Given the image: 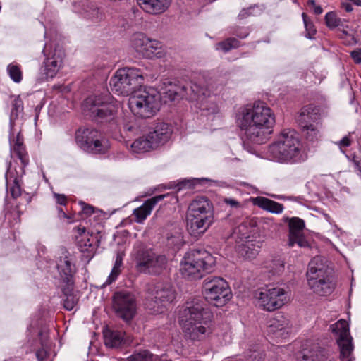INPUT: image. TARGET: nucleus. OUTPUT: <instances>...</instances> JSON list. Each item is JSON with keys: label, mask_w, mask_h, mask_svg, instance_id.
Wrapping results in <instances>:
<instances>
[{"label": "nucleus", "mask_w": 361, "mask_h": 361, "mask_svg": "<svg viewBox=\"0 0 361 361\" xmlns=\"http://www.w3.org/2000/svg\"><path fill=\"white\" fill-rule=\"evenodd\" d=\"M239 127L245 130L246 138L252 143L264 142L275 123L272 110L262 102H255L242 108L237 116Z\"/></svg>", "instance_id": "f257e3e1"}, {"label": "nucleus", "mask_w": 361, "mask_h": 361, "mask_svg": "<svg viewBox=\"0 0 361 361\" xmlns=\"http://www.w3.org/2000/svg\"><path fill=\"white\" fill-rule=\"evenodd\" d=\"M182 319L184 336L192 341H202L209 338L214 331V324L210 319V312L201 303L189 305L183 311Z\"/></svg>", "instance_id": "f03ea898"}, {"label": "nucleus", "mask_w": 361, "mask_h": 361, "mask_svg": "<svg viewBox=\"0 0 361 361\" xmlns=\"http://www.w3.org/2000/svg\"><path fill=\"white\" fill-rule=\"evenodd\" d=\"M267 155L274 161L281 164H296L307 159L298 134L292 129L283 130L277 140L268 147Z\"/></svg>", "instance_id": "7ed1b4c3"}, {"label": "nucleus", "mask_w": 361, "mask_h": 361, "mask_svg": "<svg viewBox=\"0 0 361 361\" xmlns=\"http://www.w3.org/2000/svg\"><path fill=\"white\" fill-rule=\"evenodd\" d=\"M215 264L214 257L204 250L192 249L187 252L180 262L183 277L195 280L212 271Z\"/></svg>", "instance_id": "20e7f679"}, {"label": "nucleus", "mask_w": 361, "mask_h": 361, "mask_svg": "<svg viewBox=\"0 0 361 361\" xmlns=\"http://www.w3.org/2000/svg\"><path fill=\"white\" fill-rule=\"evenodd\" d=\"M308 285L314 293L324 296L329 295L335 285L331 280V270L322 257H314L309 263L307 272Z\"/></svg>", "instance_id": "39448f33"}, {"label": "nucleus", "mask_w": 361, "mask_h": 361, "mask_svg": "<svg viewBox=\"0 0 361 361\" xmlns=\"http://www.w3.org/2000/svg\"><path fill=\"white\" fill-rule=\"evenodd\" d=\"M128 106L132 113L140 118L152 117L160 107V95L154 89H140L130 96Z\"/></svg>", "instance_id": "423d86ee"}, {"label": "nucleus", "mask_w": 361, "mask_h": 361, "mask_svg": "<svg viewBox=\"0 0 361 361\" xmlns=\"http://www.w3.org/2000/svg\"><path fill=\"white\" fill-rule=\"evenodd\" d=\"M56 267L60 274V286L64 295L63 306L67 310H72L78 303V298L73 293L74 283L73 274L75 269L71 257L66 252H63L56 262Z\"/></svg>", "instance_id": "0eeeda50"}, {"label": "nucleus", "mask_w": 361, "mask_h": 361, "mask_svg": "<svg viewBox=\"0 0 361 361\" xmlns=\"http://www.w3.org/2000/svg\"><path fill=\"white\" fill-rule=\"evenodd\" d=\"M144 82L142 71L135 68L125 67L118 69L111 78V91L118 95H132Z\"/></svg>", "instance_id": "6e6552de"}, {"label": "nucleus", "mask_w": 361, "mask_h": 361, "mask_svg": "<svg viewBox=\"0 0 361 361\" xmlns=\"http://www.w3.org/2000/svg\"><path fill=\"white\" fill-rule=\"evenodd\" d=\"M146 305L154 314L164 312L176 298V293L169 283L158 282L148 286L146 290Z\"/></svg>", "instance_id": "1a4fd4ad"}, {"label": "nucleus", "mask_w": 361, "mask_h": 361, "mask_svg": "<svg viewBox=\"0 0 361 361\" xmlns=\"http://www.w3.org/2000/svg\"><path fill=\"white\" fill-rule=\"evenodd\" d=\"M84 111L98 122H111L116 117L118 108L106 95H92L82 104Z\"/></svg>", "instance_id": "9d476101"}, {"label": "nucleus", "mask_w": 361, "mask_h": 361, "mask_svg": "<svg viewBox=\"0 0 361 361\" xmlns=\"http://www.w3.org/2000/svg\"><path fill=\"white\" fill-rule=\"evenodd\" d=\"M205 299L216 307H222L231 298L228 283L221 277H207L203 283Z\"/></svg>", "instance_id": "9b49d317"}, {"label": "nucleus", "mask_w": 361, "mask_h": 361, "mask_svg": "<svg viewBox=\"0 0 361 361\" xmlns=\"http://www.w3.org/2000/svg\"><path fill=\"white\" fill-rule=\"evenodd\" d=\"M75 141L85 152L104 154L109 148V142L102 133L94 128H79L75 133Z\"/></svg>", "instance_id": "f8f14e48"}, {"label": "nucleus", "mask_w": 361, "mask_h": 361, "mask_svg": "<svg viewBox=\"0 0 361 361\" xmlns=\"http://www.w3.org/2000/svg\"><path fill=\"white\" fill-rule=\"evenodd\" d=\"M259 306L264 310L274 311L283 306L289 299L288 292L281 287H266L255 293Z\"/></svg>", "instance_id": "ddd939ff"}, {"label": "nucleus", "mask_w": 361, "mask_h": 361, "mask_svg": "<svg viewBox=\"0 0 361 361\" xmlns=\"http://www.w3.org/2000/svg\"><path fill=\"white\" fill-rule=\"evenodd\" d=\"M332 332L337 336V343L340 349L341 361H355L353 338L350 335L348 322L340 319L330 326Z\"/></svg>", "instance_id": "4468645a"}, {"label": "nucleus", "mask_w": 361, "mask_h": 361, "mask_svg": "<svg viewBox=\"0 0 361 361\" xmlns=\"http://www.w3.org/2000/svg\"><path fill=\"white\" fill-rule=\"evenodd\" d=\"M113 307L117 315L123 320H131L137 308L134 294L126 290L116 292L113 296Z\"/></svg>", "instance_id": "2eb2a0df"}, {"label": "nucleus", "mask_w": 361, "mask_h": 361, "mask_svg": "<svg viewBox=\"0 0 361 361\" xmlns=\"http://www.w3.org/2000/svg\"><path fill=\"white\" fill-rule=\"evenodd\" d=\"M190 90L193 93V96H190V100L200 102V109L203 115L208 116L219 112V106L214 101L207 99L210 97V90L197 83H192L190 85Z\"/></svg>", "instance_id": "dca6fc26"}, {"label": "nucleus", "mask_w": 361, "mask_h": 361, "mask_svg": "<svg viewBox=\"0 0 361 361\" xmlns=\"http://www.w3.org/2000/svg\"><path fill=\"white\" fill-rule=\"evenodd\" d=\"M214 222V215L187 212V230L193 238L201 237Z\"/></svg>", "instance_id": "f3484780"}, {"label": "nucleus", "mask_w": 361, "mask_h": 361, "mask_svg": "<svg viewBox=\"0 0 361 361\" xmlns=\"http://www.w3.org/2000/svg\"><path fill=\"white\" fill-rule=\"evenodd\" d=\"M288 221L289 227L288 246L293 247L295 245H297L300 247H309V243L303 233L304 221L298 217L288 219Z\"/></svg>", "instance_id": "a211bd4d"}, {"label": "nucleus", "mask_w": 361, "mask_h": 361, "mask_svg": "<svg viewBox=\"0 0 361 361\" xmlns=\"http://www.w3.org/2000/svg\"><path fill=\"white\" fill-rule=\"evenodd\" d=\"M45 60L44 61V73L47 78H53L63 66L64 54L61 50L55 49L48 52L47 45L42 51Z\"/></svg>", "instance_id": "6ab92c4d"}, {"label": "nucleus", "mask_w": 361, "mask_h": 361, "mask_svg": "<svg viewBox=\"0 0 361 361\" xmlns=\"http://www.w3.org/2000/svg\"><path fill=\"white\" fill-rule=\"evenodd\" d=\"M290 332V323L283 314H278L269 321L267 333L269 336L281 341L286 338Z\"/></svg>", "instance_id": "aec40b11"}, {"label": "nucleus", "mask_w": 361, "mask_h": 361, "mask_svg": "<svg viewBox=\"0 0 361 361\" xmlns=\"http://www.w3.org/2000/svg\"><path fill=\"white\" fill-rule=\"evenodd\" d=\"M193 82H191V85ZM164 87L161 89V94L164 98L169 101H175L179 97H184L190 99V96H193V93L190 90V86L180 85L179 82H168L164 83Z\"/></svg>", "instance_id": "412c9836"}, {"label": "nucleus", "mask_w": 361, "mask_h": 361, "mask_svg": "<svg viewBox=\"0 0 361 361\" xmlns=\"http://www.w3.org/2000/svg\"><path fill=\"white\" fill-rule=\"evenodd\" d=\"M173 128L164 122H159L154 125L148 135L156 148L164 145L171 138Z\"/></svg>", "instance_id": "4be33fe9"}, {"label": "nucleus", "mask_w": 361, "mask_h": 361, "mask_svg": "<svg viewBox=\"0 0 361 361\" xmlns=\"http://www.w3.org/2000/svg\"><path fill=\"white\" fill-rule=\"evenodd\" d=\"M24 173L25 170L22 167L19 168V171L9 167L6 173L7 190L13 198H17L21 195L20 181Z\"/></svg>", "instance_id": "5701e85b"}, {"label": "nucleus", "mask_w": 361, "mask_h": 361, "mask_svg": "<svg viewBox=\"0 0 361 361\" xmlns=\"http://www.w3.org/2000/svg\"><path fill=\"white\" fill-rule=\"evenodd\" d=\"M80 238L78 239V245L80 250L83 253H87V257L94 255L99 245V240L97 235L86 233L85 228H78Z\"/></svg>", "instance_id": "b1692460"}, {"label": "nucleus", "mask_w": 361, "mask_h": 361, "mask_svg": "<svg viewBox=\"0 0 361 361\" xmlns=\"http://www.w3.org/2000/svg\"><path fill=\"white\" fill-rule=\"evenodd\" d=\"M166 195H159L149 198L145 201L140 207L133 210V214L135 217V221L139 224L143 223L147 217L151 214L157 204L164 199Z\"/></svg>", "instance_id": "393cba45"}, {"label": "nucleus", "mask_w": 361, "mask_h": 361, "mask_svg": "<svg viewBox=\"0 0 361 361\" xmlns=\"http://www.w3.org/2000/svg\"><path fill=\"white\" fill-rule=\"evenodd\" d=\"M138 5L145 12L150 14H161L166 11L171 0H137Z\"/></svg>", "instance_id": "a878e982"}, {"label": "nucleus", "mask_w": 361, "mask_h": 361, "mask_svg": "<svg viewBox=\"0 0 361 361\" xmlns=\"http://www.w3.org/2000/svg\"><path fill=\"white\" fill-rule=\"evenodd\" d=\"M187 212L212 216L214 215L213 204L206 197H197L190 203Z\"/></svg>", "instance_id": "bb28decb"}, {"label": "nucleus", "mask_w": 361, "mask_h": 361, "mask_svg": "<svg viewBox=\"0 0 361 361\" xmlns=\"http://www.w3.org/2000/svg\"><path fill=\"white\" fill-rule=\"evenodd\" d=\"M235 248L238 254L243 258L251 259L255 258L260 249L259 242L247 240L246 242L236 244Z\"/></svg>", "instance_id": "cd10ccee"}, {"label": "nucleus", "mask_w": 361, "mask_h": 361, "mask_svg": "<svg viewBox=\"0 0 361 361\" xmlns=\"http://www.w3.org/2000/svg\"><path fill=\"white\" fill-rule=\"evenodd\" d=\"M320 109L318 106L310 104L302 108L298 121L300 125L310 123V122L317 123L320 119Z\"/></svg>", "instance_id": "c85d7f7f"}, {"label": "nucleus", "mask_w": 361, "mask_h": 361, "mask_svg": "<svg viewBox=\"0 0 361 361\" xmlns=\"http://www.w3.org/2000/svg\"><path fill=\"white\" fill-rule=\"evenodd\" d=\"M254 204L264 210L274 214H281L283 211V205L264 197H257Z\"/></svg>", "instance_id": "c756f323"}, {"label": "nucleus", "mask_w": 361, "mask_h": 361, "mask_svg": "<svg viewBox=\"0 0 361 361\" xmlns=\"http://www.w3.org/2000/svg\"><path fill=\"white\" fill-rule=\"evenodd\" d=\"M152 257H153V252L152 250L137 251L135 256L136 269L140 272L147 273Z\"/></svg>", "instance_id": "7c9ffc66"}, {"label": "nucleus", "mask_w": 361, "mask_h": 361, "mask_svg": "<svg viewBox=\"0 0 361 361\" xmlns=\"http://www.w3.org/2000/svg\"><path fill=\"white\" fill-rule=\"evenodd\" d=\"M206 182H214L208 178H192V179H184L178 182H171L168 184V188L176 189L177 191H180L183 188H193L197 185H201Z\"/></svg>", "instance_id": "2f4dec72"}, {"label": "nucleus", "mask_w": 361, "mask_h": 361, "mask_svg": "<svg viewBox=\"0 0 361 361\" xmlns=\"http://www.w3.org/2000/svg\"><path fill=\"white\" fill-rule=\"evenodd\" d=\"M104 343L109 348H118L123 341L121 331L106 329L104 331Z\"/></svg>", "instance_id": "473e14b6"}, {"label": "nucleus", "mask_w": 361, "mask_h": 361, "mask_svg": "<svg viewBox=\"0 0 361 361\" xmlns=\"http://www.w3.org/2000/svg\"><path fill=\"white\" fill-rule=\"evenodd\" d=\"M74 10L75 12L81 13L84 18L91 20L93 23H97L102 20L104 14L99 8L93 5H87L85 8L80 11L77 8V4H74Z\"/></svg>", "instance_id": "72a5a7b5"}, {"label": "nucleus", "mask_w": 361, "mask_h": 361, "mask_svg": "<svg viewBox=\"0 0 361 361\" xmlns=\"http://www.w3.org/2000/svg\"><path fill=\"white\" fill-rule=\"evenodd\" d=\"M134 152L140 153L156 149L149 135H146L136 139L131 145Z\"/></svg>", "instance_id": "f704fd0d"}, {"label": "nucleus", "mask_w": 361, "mask_h": 361, "mask_svg": "<svg viewBox=\"0 0 361 361\" xmlns=\"http://www.w3.org/2000/svg\"><path fill=\"white\" fill-rule=\"evenodd\" d=\"M232 238L235 239L236 244L246 242L247 240H253L251 229L246 222L240 224L234 229Z\"/></svg>", "instance_id": "c9c22d12"}, {"label": "nucleus", "mask_w": 361, "mask_h": 361, "mask_svg": "<svg viewBox=\"0 0 361 361\" xmlns=\"http://www.w3.org/2000/svg\"><path fill=\"white\" fill-rule=\"evenodd\" d=\"M149 39L145 34L136 32L131 37L130 44L137 53L143 56Z\"/></svg>", "instance_id": "e433bc0d"}, {"label": "nucleus", "mask_w": 361, "mask_h": 361, "mask_svg": "<svg viewBox=\"0 0 361 361\" xmlns=\"http://www.w3.org/2000/svg\"><path fill=\"white\" fill-rule=\"evenodd\" d=\"M166 257L162 255H156L153 252V257L148 267L147 274H158L164 268L166 264Z\"/></svg>", "instance_id": "4c0bfd02"}, {"label": "nucleus", "mask_w": 361, "mask_h": 361, "mask_svg": "<svg viewBox=\"0 0 361 361\" xmlns=\"http://www.w3.org/2000/svg\"><path fill=\"white\" fill-rule=\"evenodd\" d=\"M300 126L307 140L314 142L321 137V125L319 123H305V125Z\"/></svg>", "instance_id": "58836bf2"}, {"label": "nucleus", "mask_w": 361, "mask_h": 361, "mask_svg": "<svg viewBox=\"0 0 361 361\" xmlns=\"http://www.w3.org/2000/svg\"><path fill=\"white\" fill-rule=\"evenodd\" d=\"M298 361H322V358L319 357L317 351L314 350H307L303 348L295 354Z\"/></svg>", "instance_id": "ea45409f"}, {"label": "nucleus", "mask_w": 361, "mask_h": 361, "mask_svg": "<svg viewBox=\"0 0 361 361\" xmlns=\"http://www.w3.org/2000/svg\"><path fill=\"white\" fill-rule=\"evenodd\" d=\"M6 71L10 78L16 83H19L23 80V71L21 66L16 63H9Z\"/></svg>", "instance_id": "a19ab883"}, {"label": "nucleus", "mask_w": 361, "mask_h": 361, "mask_svg": "<svg viewBox=\"0 0 361 361\" xmlns=\"http://www.w3.org/2000/svg\"><path fill=\"white\" fill-rule=\"evenodd\" d=\"M161 48V43L155 39H149L143 56L152 58L159 54V49Z\"/></svg>", "instance_id": "79ce46f5"}, {"label": "nucleus", "mask_w": 361, "mask_h": 361, "mask_svg": "<svg viewBox=\"0 0 361 361\" xmlns=\"http://www.w3.org/2000/svg\"><path fill=\"white\" fill-rule=\"evenodd\" d=\"M122 262H123V257L122 255L119 253L117 254L116 258L114 262V265L113 267V269L111 270V274H109L105 284L109 285L113 281H116L117 277L121 273V267L122 266Z\"/></svg>", "instance_id": "37998d69"}, {"label": "nucleus", "mask_w": 361, "mask_h": 361, "mask_svg": "<svg viewBox=\"0 0 361 361\" xmlns=\"http://www.w3.org/2000/svg\"><path fill=\"white\" fill-rule=\"evenodd\" d=\"M324 20L326 27L330 30H333L343 25V20L338 17L337 13L334 11L326 13Z\"/></svg>", "instance_id": "c03bdc74"}, {"label": "nucleus", "mask_w": 361, "mask_h": 361, "mask_svg": "<svg viewBox=\"0 0 361 361\" xmlns=\"http://www.w3.org/2000/svg\"><path fill=\"white\" fill-rule=\"evenodd\" d=\"M184 244L183 235L180 231H176L167 237V245L179 249Z\"/></svg>", "instance_id": "a18cd8bd"}, {"label": "nucleus", "mask_w": 361, "mask_h": 361, "mask_svg": "<svg viewBox=\"0 0 361 361\" xmlns=\"http://www.w3.org/2000/svg\"><path fill=\"white\" fill-rule=\"evenodd\" d=\"M217 49H221L224 52H227L232 49H236L240 46L239 40L234 37H230L226 40L217 44Z\"/></svg>", "instance_id": "49530a36"}, {"label": "nucleus", "mask_w": 361, "mask_h": 361, "mask_svg": "<svg viewBox=\"0 0 361 361\" xmlns=\"http://www.w3.org/2000/svg\"><path fill=\"white\" fill-rule=\"evenodd\" d=\"M247 361H263L264 354L257 346L254 349H248L244 353Z\"/></svg>", "instance_id": "de8ad7c7"}, {"label": "nucleus", "mask_w": 361, "mask_h": 361, "mask_svg": "<svg viewBox=\"0 0 361 361\" xmlns=\"http://www.w3.org/2000/svg\"><path fill=\"white\" fill-rule=\"evenodd\" d=\"M304 25L305 27V36L309 39H313L317 32L315 26L305 13H302Z\"/></svg>", "instance_id": "09e8293b"}, {"label": "nucleus", "mask_w": 361, "mask_h": 361, "mask_svg": "<svg viewBox=\"0 0 361 361\" xmlns=\"http://www.w3.org/2000/svg\"><path fill=\"white\" fill-rule=\"evenodd\" d=\"M125 361H152V355L148 350H143L130 355Z\"/></svg>", "instance_id": "8fccbe9b"}, {"label": "nucleus", "mask_w": 361, "mask_h": 361, "mask_svg": "<svg viewBox=\"0 0 361 361\" xmlns=\"http://www.w3.org/2000/svg\"><path fill=\"white\" fill-rule=\"evenodd\" d=\"M262 11L259 6H252L247 8H243L240 11L238 17L240 19L245 18L250 16H257Z\"/></svg>", "instance_id": "3c124183"}, {"label": "nucleus", "mask_w": 361, "mask_h": 361, "mask_svg": "<svg viewBox=\"0 0 361 361\" xmlns=\"http://www.w3.org/2000/svg\"><path fill=\"white\" fill-rule=\"evenodd\" d=\"M23 111V102L20 96H16L12 102V110L11 114L12 116H15L16 117L18 116L20 113H22Z\"/></svg>", "instance_id": "603ef678"}, {"label": "nucleus", "mask_w": 361, "mask_h": 361, "mask_svg": "<svg viewBox=\"0 0 361 361\" xmlns=\"http://www.w3.org/2000/svg\"><path fill=\"white\" fill-rule=\"evenodd\" d=\"M15 152L21 161L22 166L20 167L24 169V167H25L29 163V158L27 152L22 146H18L15 148Z\"/></svg>", "instance_id": "864d4df0"}, {"label": "nucleus", "mask_w": 361, "mask_h": 361, "mask_svg": "<svg viewBox=\"0 0 361 361\" xmlns=\"http://www.w3.org/2000/svg\"><path fill=\"white\" fill-rule=\"evenodd\" d=\"M249 30L247 27H238L232 32L233 35H236L240 39H245L249 35Z\"/></svg>", "instance_id": "5fc2aeb1"}, {"label": "nucleus", "mask_w": 361, "mask_h": 361, "mask_svg": "<svg viewBox=\"0 0 361 361\" xmlns=\"http://www.w3.org/2000/svg\"><path fill=\"white\" fill-rule=\"evenodd\" d=\"M307 4L308 6L313 9L314 13L316 15H320L322 13L323 8L319 5L317 4L315 0H309Z\"/></svg>", "instance_id": "6e6d98bb"}, {"label": "nucleus", "mask_w": 361, "mask_h": 361, "mask_svg": "<svg viewBox=\"0 0 361 361\" xmlns=\"http://www.w3.org/2000/svg\"><path fill=\"white\" fill-rule=\"evenodd\" d=\"M351 140L350 139V135H346L343 137L338 142V145L341 149L342 147H348L351 145Z\"/></svg>", "instance_id": "4d7b16f0"}, {"label": "nucleus", "mask_w": 361, "mask_h": 361, "mask_svg": "<svg viewBox=\"0 0 361 361\" xmlns=\"http://www.w3.org/2000/svg\"><path fill=\"white\" fill-rule=\"evenodd\" d=\"M54 196L55 197L56 202L57 204L60 205H66L67 203V198L64 195H61L58 193H54Z\"/></svg>", "instance_id": "13d9d810"}, {"label": "nucleus", "mask_w": 361, "mask_h": 361, "mask_svg": "<svg viewBox=\"0 0 361 361\" xmlns=\"http://www.w3.org/2000/svg\"><path fill=\"white\" fill-rule=\"evenodd\" d=\"M82 206V212L86 215H91L94 213V207L91 205L87 204L85 202L80 203Z\"/></svg>", "instance_id": "bf43d9fd"}, {"label": "nucleus", "mask_w": 361, "mask_h": 361, "mask_svg": "<svg viewBox=\"0 0 361 361\" xmlns=\"http://www.w3.org/2000/svg\"><path fill=\"white\" fill-rule=\"evenodd\" d=\"M350 56L355 63H361V52L357 49L350 52Z\"/></svg>", "instance_id": "052dcab7"}, {"label": "nucleus", "mask_w": 361, "mask_h": 361, "mask_svg": "<svg viewBox=\"0 0 361 361\" xmlns=\"http://www.w3.org/2000/svg\"><path fill=\"white\" fill-rule=\"evenodd\" d=\"M47 356V351L44 348L39 349L36 352V357L39 361H44Z\"/></svg>", "instance_id": "680f3d73"}, {"label": "nucleus", "mask_w": 361, "mask_h": 361, "mask_svg": "<svg viewBox=\"0 0 361 361\" xmlns=\"http://www.w3.org/2000/svg\"><path fill=\"white\" fill-rule=\"evenodd\" d=\"M224 202L226 204L231 206V207H234V208H238V207H240V203L237 200H235L234 199H231V198H225Z\"/></svg>", "instance_id": "e2e57ef3"}, {"label": "nucleus", "mask_w": 361, "mask_h": 361, "mask_svg": "<svg viewBox=\"0 0 361 361\" xmlns=\"http://www.w3.org/2000/svg\"><path fill=\"white\" fill-rule=\"evenodd\" d=\"M57 212H58V216L59 218L60 219H68V216L64 212V211L63 210L62 208L61 207H59L57 209Z\"/></svg>", "instance_id": "0e129e2a"}, {"label": "nucleus", "mask_w": 361, "mask_h": 361, "mask_svg": "<svg viewBox=\"0 0 361 361\" xmlns=\"http://www.w3.org/2000/svg\"><path fill=\"white\" fill-rule=\"evenodd\" d=\"M341 6L342 8H344L347 12H351L353 10V6L350 3L343 2Z\"/></svg>", "instance_id": "69168bd1"}, {"label": "nucleus", "mask_w": 361, "mask_h": 361, "mask_svg": "<svg viewBox=\"0 0 361 361\" xmlns=\"http://www.w3.org/2000/svg\"><path fill=\"white\" fill-rule=\"evenodd\" d=\"M353 163L355 165L356 169L359 171L361 175V160L353 159Z\"/></svg>", "instance_id": "338daca9"}, {"label": "nucleus", "mask_w": 361, "mask_h": 361, "mask_svg": "<svg viewBox=\"0 0 361 361\" xmlns=\"http://www.w3.org/2000/svg\"><path fill=\"white\" fill-rule=\"evenodd\" d=\"M22 200H24V202L25 203V204H27L31 201V197L30 196H28L27 195H25L22 197Z\"/></svg>", "instance_id": "774afa93"}]
</instances>
